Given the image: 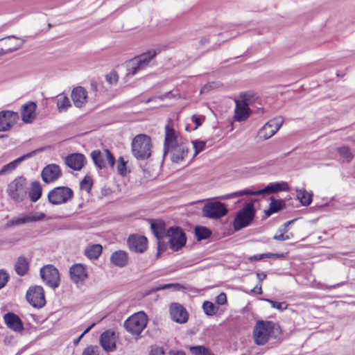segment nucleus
Segmentation results:
<instances>
[{"mask_svg":"<svg viewBox=\"0 0 355 355\" xmlns=\"http://www.w3.org/2000/svg\"><path fill=\"white\" fill-rule=\"evenodd\" d=\"M189 142L179 137L174 129L169 125L165 126V138L164 142V156L170 155L173 163H180L187 156Z\"/></svg>","mask_w":355,"mask_h":355,"instance_id":"1","label":"nucleus"},{"mask_svg":"<svg viewBox=\"0 0 355 355\" xmlns=\"http://www.w3.org/2000/svg\"><path fill=\"white\" fill-rule=\"evenodd\" d=\"M288 190L289 187L287 182H272L268 184L262 189L252 190L250 189H245L241 191L227 194L223 197V199H230L233 198L241 197L243 196H259L263 194H271L279 191H286Z\"/></svg>","mask_w":355,"mask_h":355,"instance_id":"2","label":"nucleus"},{"mask_svg":"<svg viewBox=\"0 0 355 355\" xmlns=\"http://www.w3.org/2000/svg\"><path fill=\"white\" fill-rule=\"evenodd\" d=\"M279 327L270 320H259L253 329V339L257 345H263L269 340L272 334L278 331Z\"/></svg>","mask_w":355,"mask_h":355,"instance_id":"3","label":"nucleus"},{"mask_svg":"<svg viewBox=\"0 0 355 355\" xmlns=\"http://www.w3.org/2000/svg\"><path fill=\"white\" fill-rule=\"evenodd\" d=\"M150 137L143 134L137 135L132 141L131 148L134 157L138 160H145L151 155Z\"/></svg>","mask_w":355,"mask_h":355,"instance_id":"4","label":"nucleus"},{"mask_svg":"<svg viewBox=\"0 0 355 355\" xmlns=\"http://www.w3.org/2000/svg\"><path fill=\"white\" fill-rule=\"evenodd\" d=\"M8 197L15 202L24 200L28 193V185L25 178L17 177L8 184L6 189Z\"/></svg>","mask_w":355,"mask_h":355,"instance_id":"5","label":"nucleus"},{"mask_svg":"<svg viewBox=\"0 0 355 355\" xmlns=\"http://www.w3.org/2000/svg\"><path fill=\"white\" fill-rule=\"evenodd\" d=\"M255 216V209L252 202L247 203L239 210L233 221L234 230L239 231L241 229L249 226L252 222Z\"/></svg>","mask_w":355,"mask_h":355,"instance_id":"6","label":"nucleus"},{"mask_svg":"<svg viewBox=\"0 0 355 355\" xmlns=\"http://www.w3.org/2000/svg\"><path fill=\"white\" fill-rule=\"evenodd\" d=\"M156 55V51L151 49L130 60L128 64L127 75L133 76L140 70L145 69Z\"/></svg>","mask_w":355,"mask_h":355,"instance_id":"7","label":"nucleus"},{"mask_svg":"<svg viewBox=\"0 0 355 355\" xmlns=\"http://www.w3.org/2000/svg\"><path fill=\"white\" fill-rule=\"evenodd\" d=\"M148 317L143 311L132 315L124 322L125 329L133 335H139L146 327Z\"/></svg>","mask_w":355,"mask_h":355,"instance_id":"8","label":"nucleus"},{"mask_svg":"<svg viewBox=\"0 0 355 355\" xmlns=\"http://www.w3.org/2000/svg\"><path fill=\"white\" fill-rule=\"evenodd\" d=\"M73 197V191L68 187H57L51 190L47 196L49 203L58 205L67 203Z\"/></svg>","mask_w":355,"mask_h":355,"instance_id":"9","label":"nucleus"},{"mask_svg":"<svg viewBox=\"0 0 355 355\" xmlns=\"http://www.w3.org/2000/svg\"><path fill=\"white\" fill-rule=\"evenodd\" d=\"M40 276L42 281L50 288L55 289L60 283L58 270L53 265H46L40 269Z\"/></svg>","mask_w":355,"mask_h":355,"instance_id":"10","label":"nucleus"},{"mask_svg":"<svg viewBox=\"0 0 355 355\" xmlns=\"http://www.w3.org/2000/svg\"><path fill=\"white\" fill-rule=\"evenodd\" d=\"M202 212L204 217L218 219L225 216L228 210L224 203L216 201L206 203L202 207Z\"/></svg>","mask_w":355,"mask_h":355,"instance_id":"11","label":"nucleus"},{"mask_svg":"<svg viewBox=\"0 0 355 355\" xmlns=\"http://www.w3.org/2000/svg\"><path fill=\"white\" fill-rule=\"evenodd\" d=\"M46 217L43 212L32 211L28 214H21L18 216L13 217L6 224V227L10 228L14 226H19L28 223H33L42 220Z\"/></svg>","mask_w":355,"mask_h":355,"instance_id":"12","label":"nucleus"},{"mask_svg":"<svg viewBox=\"0 0 355 355\" xmlns=\"http://www.w3.org/2000/svg\"><path fill=\"white\" fill-rule=\"evenodd\" d=\"M28 302L35 308L40 309L46 304L44 291L41 286H30L26 291Z\"/></svg>","mask_w":355,"mask_h":355,"instance_id":"13","label":"nucleus"},{"mask_svg":"<svg viewBox=\"0 0 355 355\" xmlns=\"http://www.w3.org/2000/svg\"><path fill=\"white\" fill-rule=\"evenodd\" d=\"M171 248L174 251H178L182 248L187 242L185 234L179 227H171L167 230V236Z\"/></svg>","mask_w":355,"mask_h":355,"instance_id":"14","label":"nucleus"},{"mask_svg":"<svg viewBox=\"0 0 355 355\" xmlns=\"http://www.w3.org/2000/svg\"><path fill=\"white\" fill-rule=\"evenodd\" d=\"M91 157L95 166L99 168L103 169L106 167L105 159L107 164L112 168L115 164V157L113 154L108 150L105 149L103 152L100 150H94L91 153Z\"/></svg>","mask_w":355,"mask_h":355,"instance_id":"15","label":"nucleus"},{"mask_svg":"<svg viewBox=\"0 0 355 355\" xmlns=\"http://www.w3.org/2000/svg\"><path fill=\"white\" fill-rule=\"evenodd\" d=\"M282 116L275 117L268 121L259 131V136L263 139H268L272 137L284 123Z\"/></svg>","mask_w":355,"mask_h":355,"instance_id":"16","label":"nucleus"},{"mask_svg":"<svg viewBox=\"0 0 355 355\" xmlns=\"http://www.w3.org/2000/svg\"><path fill=\"white\" fill-rule=\"evenodd\" d=\"M171 319L179 324H184L188 321L189 313L186 309L179 303H172L169 307Z\"/></svg>","mask_w":355,"mask_h":355,"instance_id":"17","label":"nucleus"},{"mask_svg":"<svg viewBox=\"0 0 355 355\" xmlns=\"http://www.w3.org/2000/svg\"><path fill=\"white\" fill-rule=\"evenodd\" d=\"M128 245L131 251L142 253L147 249L148 240L144 236L132 234L128 239Z\"/></svg>","mask_w":355,"mask_h":355,"instance_id":"18","label":"nucleus"},{"mask_svg":"<svg viewBox=\"0 0 355 355\" xmlns=\"http://www.w3.org/2000/svg\"><path fill=\"white\" fill-rule=\"evenodd\" d=\"M18 119L17 112L6 110L0 112V132L9 130Z\"/></svg>","mask_w":355,"mask_h":355,"instance_id":"19","label":"nucleus"},{"mask_svg":"<svg viewBox=\"0 0 355 355\" xmlns=\"http://www.w3.org/2000/svg\"><path fill=\"white\" fill-rule=\"evenodd\" d=\"M62 175L60 166L51 164L45 166L41 173L42 179L45 183H51L57 180Z\"/></svg>","mask_w":355,"mask_h":355,"instance_id":"20","label":"nucleus"},{"mask_svg":"<svg viewBox=\"0 0 355 355\" xmlns=\"http://www.w3.org/2000/svg\"><path fill=\"white\" fill-rule=\"evenodd\" d=\"M71 281L76 284L83 283L88 277L86 266L82 263L73 264L69 269Z\"/></svg>","mask_w":355,"mask_h":355,"instance_id":"21","label":"nucleus"},{"mask_svg":"<svg viewBox=\"0 0 355 355\" xmlns=\"http://www.w3.org/2000/svg\"><path fill=\"white\" fill-rule=\"evenodd\" d=\"M116 337L112 330L104 331L100 336V343L105 351L112 352L116 349Z\"/></svg>","mask_w":355,"mask_h":355,"instance_id":"22","label":"nucleus"},{"mask_svg":"<svg viewBox=\"0 0 355 355\" xmlns=\"http://www.w3.org/2000/svg\"><path fill=\"white\" fill-rule=\"evenodd\" d=\"M3 320L7 327L12 331L21 333L24 330L23 322L19 316L14 313H7L3 315Z\"/></svg>","mask_w":355,"mask_h":355,"instance_id":"23","label":"nucleus"},{"mask_svg":"<svg viewBox=\"0 0 355 355\" xmlns=\"http://www.w3.org/2000/svg\"><path fill=\"white\" fill-rule=\"evenodd\" d=\"M64 162L69 168L74 171H80L85 166V157L81 153H73L67 155Z\"/></svg>","mask_w":355,"mask_h":355,"instance_id":"24","label":"nucleus"},{"mask_svg":"<svg viewBox=\"0 0 355 355\" xmlns=\"http://www.w3.org/2000/svg\"><path fill=\"white\" fill-rule=\"evenodd\" d=\"M71 97L76 107H82L87 103V92L83 87H76L72 90Z\"/></svg>","mask_w":355,"mask_h":355,"instance_id":"25","label":"nucleus"},{"mask_svg":"<svg viewBox=\"0 0 355 355\" xmlns=\"http://www.w3.org/2000/svg\"><path fill=\"white\" fill-rule=\"evenodd\" d=\"M42 151V149H38L35 150H33L23 156L19 157V158L15 159L14 161L10 162L8 164L4 165L2 168L0 170V175H3L8 173H11L14 171L17 166L26 159L30 158L35 155L37 152Z\"/></svg>","mask_w":355,"mask_h":355,"instance_id":"26","label":"nucleus"},{"mask_svg":"<svg viewBox=\"0 0 355 355\" xmlns=\"http://www.w3.org/2000/svg\"><path fill=\"white\" fill-rule=\"evenodd\" d=\"M37 105L33 101H29L24 104L21 109V119L25 123H31L35 119V112Z\"/></svg>","mask_w":355,"mask_h":355,"instance_id":"27","label":"nucleus"},{"mask_svg":"<svg viewBox=\"0 0 355 355\" xmlns=\"http://www.w3.org/2000/svg\"><path fill=\"white\" fill-rule=\"evenodd\" d=\"M250 116V108L246 101H236L234 118L238 121L245 120Z\"/></svg>","mask_w":355,"mask_h":355,"instance_id":"28","label":"nucleus"},{"mask_svg":"<svg viewBox=\"0 0 355 355\" xmlns=\"http://www.w3.org/2000/svg\"><path fill=\"white\" fill-rule=\"evenodd\" d=\"M110 262L115 266L123 268L128 263V253L123 250H117L112 253Z\"/></svg>","mask_w":355,"mask_h":355,"instance_id":"29","label":"nucleus"},{"mask_svg":"<svg viewBox=\"0 0 355 355\" xmlns=\"http://www.w3.org/2000/svg\"><path fill=\"white\" fill-rule=\"evenodd\" d=\"M150 228L152 232L157 238V240H162L167 236V230L166 229V224L163 220H153L150 223Z\"/></svg>","mask_w":355,"mask_h":355,"instance_id":"30","label":"nucleus"},{"mask_svg":"<svg viewBox=\"0 0 355 355\" xmlns=\"http://www.w3.org/2000/svg\"><path fill=\"white\" fill-rule=\"evenodd\" d=\"M29 260L24 256L19 257L15 264V270L19 276H24L29 270Z\"/></svg>","mask_w":355,"mask_h":355,"instance_id":"31","label":"nucleus"},{"mask_svg":"<svg viewBox=\"0 0 355 355\" xmlns=\"http://www.w3.org/2000/svg\"><path fill=\"white\" fill-rule=\"evenodd\" d=\"M286 205L284 200H276L274 197L270 198V203L269 208L264 211V214L267 217H269L272 214L278 212L282 209Z\"/></svg>","mask_w":355,"mask_h":355,"instance_id":"32","label":"nucleus"},{"mask_svg":"<svg viewBox=\"0 0 355 355\" xmlns=\"http://www.w3.org/2000/svg\"><path fill=\"white\" fill-rule=\"evenodd\" d=\"M42 188L40 182L35 181L31 184L28 196L33 202H37L42 196Z\"/></svg>","mask_w":355,"mask_h":355,"instance_id":"33","label":"nucleus"},{"mask_svg":"<svg viewBox=\"0 0 355 355\" xmlns=\"http://www.w3.org/2000/svg\"><path fill=\"white\" fill-rule=\"evenodd\" d=\"M102 250L103 248L100 244H94L85 250V254L90 259H96L101 255Z\"/></svg>","mask_w":355,"mask_h":355,"instance_id":"34","label":"nucleus"},{"mask_svg":"<svg viewBox=\"0 0 355 355\" xmlns=\"http://www.w3.org/2000/svg\"><path fill=\"white\" fill-rule=\"evenodd\" d=\"M297 198L304 206L309 205L312 202V194L307 192L304 189H297Z\"/></svg>","mask_w":355,"mask_h":355,"instance_id":"35","label":"nucleus"},{"mask_svg":"<svg viewBox=\"0 0 355 355\" xmlns=\"http://www.w3.org/2000/svg\"><path fill=\"white\" fill-rule=\"evenodd\" d=\"M57 108L60 112L66 111L69 107L71 106L69 98L62 94L58 96L57 100Z\"/></svg>","mask_w":355,"mask_h":355,"instance_id":"36","label":"nucleus"},{"mask_svg":"<svg viewBox=\"0 0 355 355\" xmlns=\"http://www.w3.org/2000/svg\"><path fill=\"white\" fill-rule=\"evenodd\" d=\"M195 234L198 241L207 239L211 235V230L203 226H196L195 227Z\"/></svg>","mask_w":355,"mask_h":355,"instance_id":"37","label":"nucleus"},{"mask_svg":"<svg viewBox=\"0 0 355 355\" xmlns=\"http://www.w3.org/2000/svg\"><path fill=\"white\" fill-rule=\"evenodd\" d=\"M189 351L193 355H212L210 350L202 345L190 347Z\"/></svg>","mask_w":355,"mask_h":355,"instance_id":"38","label":"nucleus"},{"mask_svg":"<svg viewBox=\"0 0 355 355\" xmlns=\"http://www.w3.org/2000/svg\"><path fill=\"white\" fill-rule=\"evenodd\" d=\"M202 309L205 313L209 316L215 315L218 311V307H216L212 302L209 301H205L203 303Z\"/></svg>","mask_w":355,"mask_h":355,"instance_id":"39","label":"nucleus"},{"mask_svg":"<svg viewBox=\"0 0 355 355\" xmlns=\"http://www.w3.org/2000/svg\"><path fill=\"white\" fill-rule=\"evenodd\" d=\"M337 151L342 157L346 159L348 162H350L354 158L353 153L347 146L338 148Z\"/></svg>","mask_w":355,"mask_h":355,"instance_id":"40","label":"nucleus"},{"mask_svg":"<svg viewBox=\"0 0 355 355\" xmlns=\"http://www.w3.org/2000/svg\"><path fill=\"white\" fill-rule=\"evenodd\" d=\"M192 144L194 149L193 157H195L205 149L206 141L201 140H193Z\"/></svg>","mask_w":355,"mask_h":355,"instance_id":"41","label":"nucleus"},{"mask_svg":"<svg viewBox=\"0 0 355 355\" xmlns=\"http://www.w3.org/2000/svg\"><path fill=\"white\" fill-rule=\"evenodd\" d=\"M92 178L90 176L86 175L80 182V187L81 189L89 192L92 187Z\"/></svg>","mask_w":355,"mask_h":355,"instance_id":"42","label":"nucleus"},{"mask_svg":"<svg viewBox=\"0 0 355 355\" xmlns=\"http://www.w3.org/2000/svg\"><path fill=\"white\" fill-rule=\"evenodd\" d=\"M266 302H269L272 308H275L280 311L287 309L288 304L286 302H278L270 299H266Z\"/></svg>","mask_w":355,"mask_h":355,"instance_id":"43","label":"nucleus"},{"mask_svg":"<svg viewBox=\"0 0 355 355\" xmlns=\"http://www.w3.org/2000/svg\"><path fill=\"white\" fill-rule=\"evenodd\" d=\"M117 170L120 175H125L126 174V162L123 157L118 159Z\"/></svg>","mask_w":355,"mask_h":355,"instance_id":"44","label":"nucleus"},{"mask_svg":"<svg viewBox=\"0 0 355 355\" xmlns=\"http://www.w3.org/2000/svg\"><path fill=\"white\" fill-rule=\"evenodd\" d=\"M118 78V74L115 71H112L105 76V80L110 85L116 84Z\"/></svg>","mask_w":355,"mask_h":355,"instance_id":"45","label":"nucleus"},{"mask_svg":"<svg viewBox=\"0 0 355 355\" xmlns=\"http://www.w3.org/2000/svg\"><path fill=\"white\" fill-rule=\"evenodd\" d=\"M82 355H99V347L98 346H89L84 349Z\"/></svg>","mask_w":355,"mask_h":355,"instance_id":"46","label":"nucleus"},{"mask_svg":"<svg viewBox=\"0 0 355 355\" xmlns=\"http://www.w3.org/2000/svg\"><path fill=\"white\" fill-rule=\"evenodd\" d=\"M9 279V275L3 270H0V289L3 288Z\"/></svg>","mask_w":355,"mask_h":355,"instance_id":"47","label":"nucleus"},{"mask_svg":"<svg viewBox=\"0 0 355 355\" xmlns=\"http://www.w3.org/2000/svg\"><path fill=\"white\" fill-rule=\"evenodd\" d=\"M20 48V45H15L14 46H9L8 48H6L5 46L1 48L0 49V55H3L9 53L14 52Z\"/></svg>","mask_w":355,"mask_h":355,"instance_id":"48","label":"nucleus"},{"mask_svg":"<svg viewBox=\"0 0 355 355\" xmlns=\"http://www.w3.org/2000/svg\"><path fill=\"white\" fill-rule=\"evenodd\" d=\"M170 288H180V285L179 284H162V285H160L159 286L156 287L154 290L157 291L168 289Z\"/></svg>","mask_w":355,"mask_h":355,"instance_id":"49","label":"nucleus"},{"mask_svg":"<svg viewBox=\"0 0 355 355\" xmlns=\"http://www.w3.org/2000/svg\"><path fill=\"white\" fill-rule=\"evenodd\" d=\"M279 231L281 232V234H275L274 236H273V239L275 240H277V241H286V240H288L291 239V237L287 235V234H284V230H279Z\"/></svg>","mask_w":355,"mask_h":355,"instance_id":"50","label":"nucleus"},{"mask_svg":"<svg viewBox=\"0 0 355 355\" xmlns=\"http://www.w3.org/2000/svg\"><path fill=\"white\" fill-rule=\"evenodd\" d=\"M216 302L218 304L223 305L227 302V297L225 293H220L216 298Z\"/></svg>","mask_w":355,"mask_h":355,"instance_id":"51","label":"nucleus"},{"mask_svg":"<svg viewBox=\"0 0 355 355\" xmlns=\"http://www.w3.org/2000/svg\"><path fill=\"white\" fill-rule=\"evenodd\" d=\"M166 249V244L162 242L161 240H158L157 242V257L159 256L160 253L164 252Z\"/></svg>","mask_w":355,"mask_h":355,"instance_id":"52","label":"nucleus"},{"mask_svg":"<svg viewBox=\"0 0 355 355\" xmlns=\"http://www.w3.org/2000/svg\"><path fill=\"white\" fill-rule=\"evenodd\" d=\"M191 121L196 124L193 130H196L199 126L201 125V119L196 115H193L191 117Z\"/></svg>","mask_w":355,"mask_h":355,"instance_id":"53","label":"nucleus"},{"mask_svg":"<svg viewBox=\"0 0 355 355\" xmlns=\"http://www.w3.org/2000/svg\"><path fill=\"white\" fill-rule=\"evenodd\" d=\"M263 258H266V255H265V253L264 254H255L254 256H252V257H250L249 258V260L250 261H259V260L263 259Z\"/></svg>","mask_w":355,"mask_h":355,"instance_id":"54","label":"nucleus"},{"mask_svg":"<svg viewBox=\"0 0 355 355\" xmlns=\"http://www.w3.org/2000/svg\"><path fill=\"white\" fill-rule=\"evenodd\" d=\"M266 258H281L284 257V254L279 253H265Z\"/></svg>","mask_w":355,"mask_h":355,"instance_id":"55","label":"nucleus"},{"mask_svg":"<svg viewBox=\"0 0 355 355\" xmlns=\"http://www.w3.org/2000/svg\"><path fill=\"white\" fill-rule=\"evenodd\" d=\"M153 355H164V350L162 347H156L152 351Z\"/></svg>","mask_w":355,"mask_h":355,"instance_id":"56","label":"nucleus"},{"mask_svg":"<svg viewBox=\"0 0 355 355\" xmlns=\"http://www.w3.org/2000/svg\"><path fill=\"white\" fill-rule=\"evenodd\" d=\"M256 275L259 282H262L267 277V275L265 272H257Z\"/></svg>","mask_w":355,"mask_h":355,"instance_id":"57","label":"nucleus"},{"mask_svg":"<svg viewBox=\"0 0 355 355\" xmlns=\"http://www.w3.org/2000/svg\"><path fill=\"white\" fill-rule=\"evenodd\" d=\"M168 355H186V354L183 351H172V350H171L168 352Z\"/></svg>","mask_w":355,"mask_h":355,"instance_id":"58","label":"nucleus"},{"mask_svg":"<svg viewBox=\"0 0 355 355\" xmlns=\"http://www.w3.org/2000/svg\"><path fill=\"white\" fill-rule=\"evenodd\" d=\"M295 221V220H288L287 222H286L284 224V231H286V227L291 225V223H293V222Z\"/></svg>","mask_w":355,"mask_h":355,"instance_id":"59","label":"nucleus"},{"mask_svg":"<svg viewBox=\"0 0 355 355\" xmlns=\"http://www.w3.org/2000/svg\"><path fill=\"white\" fill-rule=\"evenodd\" d=\"M95 325L94 323L92 324L89 327H88L83 333L82 334L84 336L85 334L89 332L90 329Z\"/></svg>","mask_w":355,"mask_h":355,"instance_id":"60","label":"nucleus"},{"mask_svg":"<svg viewBox=\"0 0 355 355\" xmlns=\"http://www.w3.org/2000/svg\"><path fill=\"white\" fill-rule=\"evenodd\" d=\"M169 95V93H166L164 95H161V96H155L153 97V98H159L160 100H163L164 98L167 97Z\"/></svg>","mask_w":355,"mask_h":355,"instance_id":"61","label":"nucleus"},{"mask_svg":"<svg viewBox=\"0 0 355 355\" xmlns=\"http://www.w3.org/2000/svg\"><path fill=\"white\" fill-rule=\"evenodd\" d=\"M16 45H19L18 44H16ZM15 44H12L10 42L8 41L4 43V46L6 48H8L9 46H14Z\"/></svg>","mask_w":355,"mask_h":355,"instance_id":"62","label":"nucleus"},{"mask_svg":"<svg viewBox=\"0 0 355 355\" xmlns=\"http://www.w3.org/2000/svg\"><path fill=\"white\" fill-rule=\"evenodd\" d=\"M91 87L94 91H96L97 89L96 83L95 82L91 83Z\"/></svg>","mask_w":355,"mask_h":355,"instance_id":"63","label":"nucleus"},{"mask_svg":"<svg viewBox=\"0 0 355 355\" xmlns=\"http://www.w3.org/2000/svg\"><path fill=\"white\" fill-rule=\"evenodd\" d=\"M208 42H209V41H208V40H207L206 38H203V39H202V40L200 41V44L204 45V44H205L206 43H208Z\"/></svg>","mask_w":355,"mask_h":355,"instance_id":"64","label":"nucleus"}]
</instances>
